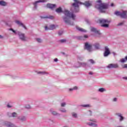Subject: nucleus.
Listing matches in <instances>:
<instances>
[{"label": "nucleus", "mask_w": 127, "mask_h": 127, "mask_svg": "<svg viewBox=\"0 0 127 127\" xmlns=\"http://www.w3.org/2000/svg\"><path fill=\"white\" fill-rule=\"evenodd\" d=\"M58 13L63 12L64 16L63 17L64 22L67 24L68 25H74V22L71 21V18L73 19V20H75V18L76 17V15L73 13V12H70V11L65 9L64 11H62V8L61 7L57 8L56 10Z\"/></svg>", "instance_id": "f257e3e1"}, {"label": "nucleus", "mask_w": 127, "mask_h": 127, "mask_svg": "<svg viewBox=\"0 0 127 127\" xmlns=\"http://www.w3.org/2000/svg\"><path fill=\"white\" fill-rule=\"evenodd\" d=\"M74 1V3L72 4V8L71 9L73 12H78L79 10H80L79 8V4H83L84 5H85L86 7H89V6H90V5H92V3L90 1H86L85 2V3H82L80 2V1L78 0H73Z\"/></svg>", "instance_id": "f03ea898"}, {"label": "nucleus", "mask_w": 127, "mask_h": 127, "mask_svg": "<svg viewBox=\"0 0 127 127\" xmlns=\"http://www.w3.org/2000/svg\"><path fill=\"white\" fill-rule=\"evenodd\" d=\"M108 5L106 3H102V0H98L96 1L95 7L98 9L99 12H105L108 8Z\"/></svg>", "instance_id": "7ed1b4c3"}, {"label": "nucleus", "mask_w": 127, "mask_h": 127, "mask_svg": "<svg viewBox=\"0 0 127 127\" xmlns=\"http://www.w3.org/2000/svg\"><path fill=\"white\" fill-rule=\"evenodd\" d=\"M9 30H11V31H12V32L13 33H14V34H15V35H17V34H18V35L19 36V37L20 39H21V40H22V41H25L26 39H25V36L24 35V34H23L20 32L16 31L12 28L9 29Z\"/></svg>", "instance_id": "20e7f679"}, {"label": "nucleus", "mask_w": 127, "mask_h": 127, "mask_svg": "<svg viewBox=\"0 0 127 127\" xmlns=\"http://www.w3.org/2000/svg\"><path fill=\"white\" fill-rule=\"evenodd\" d=\"M88 122H86V125L89 127H98V124L94 123H97V120L94 119H89L88 120Z\"/></svg>", "instance_id": "39448f33"}, {"label": "nucleus", "mask_w": 127, "mask_h": 127, "mask_svg": "<svg viewBox=\"0 0 127 127\" xmlns=\"http://www.w3.org/2000/svg\"><path fill=\"white\" fill-rule=\"evenodd\" d=\"M115 14L118 16H121L122 18H127V11H115Z\"/></svg>", "instance_id": "423d86ee"}, {"label": "nucleus", "mask_w": 127, "mask_h": 127, "mask_svg": "<svg viewBox=\"0 0 127 127\" xmlns=\"http://www.w3.org/2000/svg\"><path fill=\"white\" fill-rule=\"evenodd\" d=\"M115 116L118 118V120L120 123L124 122V121L126 120V118L124 116V114L121 113H116Z\"/></svg>", "instance_id": "0eeeda50"}, {"label": "nucleus", "mask_w": 127, "mask_h": 127, "mask_svg": "<svg viewBox=\"0 0 127 127\" xmlns=\"http://www.w3.org/2000/svg\"><path fill=\"white\" fill-rule=\"evenodd\" d=\"M99 22L103 24L101 25L102 27H109V24L105 23H110V21L105 19H101L99 20Z\"/></svg>", "instance_id": "6e6552de"}, {"label": "nucleus", "mask_w": 127, "mask_h": 127, "mask_svg": "<svg viewBox=\"0 0 127 127\" xmlns=\"http://www.w3.org/2000/svg\"><path fill=\"white\" fill-rule=\"evenodd\" d=\"M47 0H39L34 2V7L33 8V10H36V9H37V6L38 5V3H39V2H45L47 1Z\"/></svg>", "instance_id": "1a4fd4ad"}, {"label": "nucleus", "mask_w": 127, "mask_h": 127, "mask_svg": "<svg viewBox=\"0 0 127 127\" xmlns=\"http://www.w3.org/2000/svg\"><path fill=\"white\" fill-rule=\"evenodd\" d=\"M2 126H4V127H14V124L13 123L8 122V121H4L2 123Z\"/></svg>", "instance_id": "9d476101"}, {"label": "nucleus", "mask_w": 127, "mask_h": 127, "mask_svg": "<svg viewBox=\"0 0 127 127\" xmlns=\"http://www.w3.org/2000/svg\"><path fill=\"white\" fill-rule=\"evenodd\" d=\"M84 49L89 51V52H91L92 51V44L86 42L85 43Z\"/></svg>", "instance_id": "9b49d317"}, {"label": "nucleus", "mask_w": 127, "mask_h": 127, "mask_svg": "<svg viewBox=\"0 0 127 127\" xmlns=\"http://www.w3.org/2000/svg\"><path fill=\"white\" fill-rule=\"evenodd\" d=\"M111 54V52H110V49H109V47L106 46L105 47V52L104 53V57H108L109 55Z\"/></svg>", "instance_id": "f8f14e48"}, {"label": "nucleus", "mask_w": 127, "mask_h": 127, "mask_svg": "<svg viewBox=\"0 0 127 127\" xmlns=\"http://www.w3.org/2000/svg\"><path fill=\"white\" fill-rule=\"evenodd\" d=\"M58 26L56 25L55 26V25H51L49 26V27L45 26V30H53L54 29H55L56 27H58Z\"/></svg>", "instance_id": "ddd939ff"}, {"label": "nucleus", "mask_w": 127, "mask_h": 127, "mask_svg": "<svg viewBox=\"0 0 127 127\" xmlns=\"http://www.w3.org/2000/svg\"><path fill=\"white\" fill-rule=\"evenodd\" d=\"M87 66V64L85 63H78L75 65V68H79V67H86Z\"/></svg>", "instance_id": "4468645a"}, {"label": "nucleus", "mask_w": 127, "mask_h": 127, "mask_svg": "<svg viewBox=\"0 0 127 127\" xmlns=\"http://www.w3.org/2000/svg\"><path fill=\"white\" fill-rule=\"evenodd\" d=\"M118 67H119L118 64H111L107 66V68H109V69H112L113 68H118Z\"/></svg>", "instance_id": "2eb2a0df"}, {"label": "nucleus", "mask_w": 127, "mask_h": 127, "mask_svg": "<svg viewBox=\"0 0 127 127\" xmlns=\"http://www.w3.org/2000/svg\"><path fill=\"white\" fill-rule=\"evenodd\" d=\"M18 120H19V121H20L21 122H25L26 121V117L24 116H19L17 118Z\"/></svg>", "instance_id": "dca6fc26"}, {"label": "nucleus", "mask_w": 127, "mask_h": 127, "mask_svg": "<svg viewBox=\"0 0 127 127\" xmlns=\"http://www.w3.org/2000/svg\"><path fill=\"white\" fill-rule=\"evenodd\" d=\"M91 31H92V32H94V33H96V34H98L99 35L101 34V33H100V31L97 30L96 28L91 27Z\"/></svg>", "instance_id": "f3484780"}, {"label": "nucleus", "mask_w": 127, "mask_h": 127, "mask_svg": "<svg viewBox=\"0 0 127 127\" xmlns=\"http://www.w3.org/2000/svg\"><path fill=\"white\" fill-rule=\"evenodd\" d=\"M50 112L51 113L52 115H53V116H60V114L57 113L56 111L53 110V109H51Z\"/></svg>", "instance_id": "a211bd4d"}, {"label": "nucleus", "mask_w": 127, "mask_h": 127, "mask_svg": "<svg viewBox=\"0 0 127 127\" xmlns=\"http://www.w3.org/2000/svg\"><path fill=\"white\" fill-rule=\"evenodd\" d=\"M47 7L48 8H51V9H53L54 7H56V5L55 4H52V3H48L47 5Z\"/></svg>", "instance_id": "6ab92c4d"}, {"label": "nucleus", "mask_w": 127, "mask_h": 127, "mask_svg": "<svg viewBox=\"0 0 127 127\" xmlns=\"http://www.w3.org/2000/svg\"><path fill=\"white\" fill-rule=\"evenodd\" d=\"M8 116L10 117H12V118H16V117H17V114L15 112H13L12 113H8Z\"/></svg>", "instance_id": "aec40b11"}, {"label": "nucleus", "mask_w": 127, "mask_h": 127, "mask_svg": "<svg viewBox=\"0 0 127 127\" xmlns=\"http://www.w3.org/2000/svg\"><path fill=\"white\" fill-rule=\"evenodd\" d=\"M41 18H49V19H53L54 17L51 15L49 16H41Z\"/></svg>", "instance_id": "412c9836"}, {"label": "nucleus", "mask_w": 127, "mask_h": 127, "mask_svg": "<svg viewBox=\"0 0 127 127\" xmlns=\"http://www.w3.org/2000/svg\"><path fill=\"white\" fill-rule=\"evenodd\" d=\"M15 22L17 23V24H18V25H21V26H22V27H23L24 28H25V29H26V27H25V26H24L23 25V24L22 23H21V22L19 21H16Z\"/></svg>", "instance_id": "4be33fe9"}, {"label": "nucleus", "mask_w": 127, "mask_h": 127, "mask_svg": "<svg viewBox=\"0 0 127 127\" xmlns=\"http://www.w3.org/2000/svg\"><path fill=\"white\" fill-rule=\"evenodd\" d=\"M76 29L78 30V31H80V32H87V31H86V30L82 28H80V27H76Z\"/></svg>", "instance_id": "5701e85b"}, {"label": "nucleus", "mask_w": 127, "mask_h": 127, "mask_svg": "<svg viewBox=\"0 0 127 127\" xmlns=\"http://www.w3.org/2000/svg\"><path fill=\"white\" fill-rule=\"evenodd\" d=\"M7 3L3 0L0 1V5H1L2 6H5Z\"/></svg>", "instance_id": "b1692460"}, {"label": "nucleus", "mask_w": 127, "mask_h": 127, "mask_svg": "<svg viewBox=\"0 0 127 127\" xmlns=\"http://www.w3.org/2000/svg\"><path fill=\"white\" fill-rule=\"evenodd\" d=\"M95 49H100V44L98 43H96L93 45Z\"/></svg>", "instance_id": "393cba45"}, {"label": "nucleus", "mask_w": 127, "mask_h": 127, "mask_svg": "<svg viewBox=\"0 0 127 127\" xmlns=\"http://www.w3.org/2000/svg\"><path fill=\"white\" fill-rule=\"evenodd\" d=\"M98 92L100 93H104V92H106V89L104 88H101L98 89Z\"/></svg>", "instance_id": "a878e982"}, {"label": "nucleus", "mask_w": 127, "mask_h": 127, "mask_svg": "<svg viewBox=\"0 0 127 127\" xmlns=\"http://www.w3.org/2000/svg\"><path fill=\"white\" fill-rule=\"evenodd\" d=\"M75 90H78V87L74 86L72 88H70L69 89V91H70V92H72V91H75Z\"/></svg>", "instance_id": "bb28decb"}, {"label": "nucleus", "mask_w": 127, "mask_h": 127, "mask_svg": "<svg viewBox=\"0 0 127 127\" xmlns=\"http://www.w3.org/2000/svg\"><path fill=\"white\" fill-rule=\"evenodd\" d=\"M81 107H83V108H90L91 107V105L90 104H84L81 105Z\"/></svg>", "instance_id": "cd10ccee"}, {"label": "nucleus", "mask_w": 127, "mask_h": 127, "mask_svg": "<svg viewBox=\"0 0 127 127\" xmlns=\"http://www.w3.org/2000/svg\"><path fill=\"white\" fill-rule=\"evenodd\" d=\"M60 112H61L62 113H66L67 111L65 108H61L60 109Z\"/></svg>", "instance_id": "c85d7f7f"}, {"label": "nucleus", "mask_w": 127, "mask_h": 127, "mask_svg": "<svg viewBox=\"0 0 127 127\" xmlns=\"http://www.w3.org/2000/svg\"><path fill=\"white\" fill-rule=\"evenodd\" d=\"M71 115H72L73 118H76L78 117V115H77V113H74V112L72 113Z\"/></svg>", "instance_id": "c756f323"}, {"label": "nucleus", "mask_w": 127, "mask_h": 127, "mask_svg": "<svg viewBox=\"0 0 127 127\" xmlns=\"http://www.w3.org/2000/svg\"><path fill=\"white\" fill-rule=\"evenodd\" d=\"M38 74H40L41 75H45V74H47L45 71H39L38 72Z\"/></svg>", "instance_id": "7c9ffc66"}, {"label": "nucleus", "mask_w": 127, "mask_h": 127, "mask_svg": "<svg viewBox=\"0 0 127 127\" xmlns=\"http://www.w3.org/2000/svg\"><path fill=\"white\" fill-rule=\"evenodd\" d=\"M126 61H127L126 58L125 59H121L120 60V62H121V63H125Z\"/></svg>", "instance_id": "2f4dec72"}, {"label": "nucleus", "mask_w": 127, "mask_h": 127, "mask_svg": "<svg viewBox=\"0 0 127 127\" xmlns=\"http://www.w3.org/2000/svg\"><path fill=\"white\" fill-rule=\"evenodd\" d=\"M88 61L91 64H95V61L92 59H90L88 60Z\"/></svg>", "instance_id": "473e14b6"}, {"label": "nucleus", "mask_w": 127, "mask_h": 127, "mask_svg": "<svg viewBox=\"0 0 127 127\" xmlns=\"http://www.w3.org/2000/svg\"><path fill=\"white\" fill-rule=\"evenodd\" d=\"M37 41L39 43H41V42H42V40L41 39H40V38H37Z\"/></svg>", "instance_id": "72a5a7b5"}, {"label": "nucleus", "mask_w": 127, "mask_h": 127, "mask_svg": "<svg viewBox=\"0 0 127 127\" xmlns=\"http://www.w3.org/2000/svg\"><path fill=\"white\" fill-rule=\"evenodd\" d=\"M66 106L65 102H63L61 103V107H65Z\"/></svg>", "instance_id": "f704fd0d"}, {"label": "nucleus", "mask_w": 127, "mask_h": 127, "mask_svg": "<svg viewBox=\"0 0 127 127\" xmlns=\"http://www.w3.org/2000/svg\"><path fill=\"white\" fill-rule=\"evenodd\" d=\"M25 108L26 109H31V107L29 105H26Z\"/></svg>", "instance_id": "c9c22d12"}, {"label": "nucleus", "mask_w": 127, "mask_h": 127, "mask_svg": "<svg viewBox=\"0 0 127 127\" xmlns=\"http://www.w3.org/2000/svg\"><path fill=\"white\" fill-rule=\"evenodd\" d=\"M7 107L8 108H12V104H8L7 105Z\"/></svg>", "instance_id": "e433bc0d"}, {"label": "nucleus", "mask_w": 127, "mask_h": 127, "mask_svg": "<svg viewBox=\"0 0 127 127\" xmlns=\"http://www.w3.org/2000/svg\"><path fill=\"white\" fill-rule=\"evenodd\" d=\"M88 114L89 115V116H92V111H91L90 110H89L88 112Z\"/></svg>", "instance_id": "4c0bfd02"}, {"label": "nucleus", "mask_w": 127, "mask_h": 127, "mask_svg": "<svg viewBox=\"0 0 127 127\" xmlns=\"http://www.w3.org/2000/svg\"><path fill=\"white\" fill-rule=\"evenodd\" d=\"M59 34L60 35H62V34H63V31H60L59 32Z\"/></svg>", "instance_id": "58836bf2"}, {"label": "nucleus", "mask_w": 127, "mask_h": 127, "mask_svg": "<svg viewBox=\"0 0 127 127\" xmlns=\"http://www.w3.org/2000/svg\"><path fill=\"white\" fill-rule=\"evenodd\" d=\"M61 42H62V43H63L64 42H66V40L65 39L61 40Z\"/></svg>", "instance_id": "ea45409f"}, {"label": "nucleus", "mask_w": 127, "mask_h": 127, "mask_svg": "<svg viewBox=\"0 0 127 127\" xmlns=\"http://www.w3.org/2000/svg\"><path fill=\"white\" fill-rule=\"evenodd\" d=\"M113 102H117V101H118V98H114L113 99Z\"/></svg>", "instance_id": "a19ab883"}, {"label": "nucleus", "mask_w": 127, "mask_h": 127, "mask_svg": "<svg viewBox=\"0 0 127 127\" xmlns=\"http://www.w3.org/2000/svg\"><path fill=\"white\" fill-rule=\"evenodd\" d=\"M123 24H124V22H121V23H119V24H118V25H123Z\"/></svg>", "instance_id": "79ce46f5"}, {"label": "nucleus", "mask_w": 127, "mask_h": 127, "mask_svg": "<svg viewBox=\"0 0 127 127\" xmlns=\"http://www.w3.org/2000/svg\"><path fill=\"white\" fill-rule=\"evenodd\" d=\"M49 123H52V124H53V120H49Z\"/></svg>", "instance_id": "37998d69"}, {"label": "nucleus", "mask_w": 127, "mask_h": 127, "mask_svg": "<svg viewBox=\"0 0 127 127\" xmlns=\"http://www.w3.org/2000/svg\"><path fill=\"white\" fill-rule=\"evenodd\" d=\"M123 68H127V64H125L124 65Z\"/></svg>", "instance_id": "c03bdc74"}, {"label": "nucleus", "mask_w": 127, "mask_h": 127, "mask_svg": "<svg viewBox=\"0 0 127 127\" xmlns=\"http://www.w3.org/2000/svg\"><path fill=\"white\" fill-rule=\"evenodd\" d=\"M57 61H58V59H54V62H57Z\"/></svg>", "instance_id": "a18cd8bd"}, {"label": "nucleus", "mask_w": 127, "mask_h": 127, "mask_svg": "<svg viewBox=\"0 0 127 127\" xmlns=\"http://www.w3.org/2000/svg\"><path fill=\"white\" fill-rule=\"evenodd\" d=\"M84 38H88V35H85L84 36Z\"/></svg>", "instance_id": "49530a36"}, {"label": "nucleus", "mask_w": 127, "mask_h": 127, "mask_svg": "<svg viewBox=\"0 0 127 127\" xmlns=\"http://www.w3.org/2000/svg\"><path fill=\"white\" fill-rule=\"evenodd\" d=\"M3 38V36L0 35V39H2Z\"/></svg>", "instance_id": "de8ad7c7"}, {"label": "nucleus", "mask_w": 127, "mask_h": 127, "mask_svg": "<svg viewBox=\"0 0 127 127\" xmlns=\"http://www.w3.org/2000/svg\"><path fill=\"white\" fill-rule=\"evenodd\" d=\"M89 75H93V72L91 71L89 73Z\"/></svg>", "instance_id": "09e8293b"}, {"label": "nucleus", "mask_w": 127, "mask_h": 127, "mask_svg": "<svg viewBox=\"0 0 127 127\" xmlns=\"http://www.w3.org/2000/svg\"><path fill=\"white\" fill-rule=\"evenodd\" d=\"M123 79H124V80H127V77H123Z\"/></svg>", "instance_id": "8fccbe9b"}, {"label": "nucleus", "mask_w": 127, "mask_h": 127, "mask_svg": "<svg viewBox=\"0 0 127 127\" xmlns=\"http://www.w3.org/2000/svg\"><path fill=\"white\" fill-rule=\"evenodd\" d=\"M114 3H112L111 4V6H114Z\"/></svg>", "instance_id": "3c124183"}]
</instances>
